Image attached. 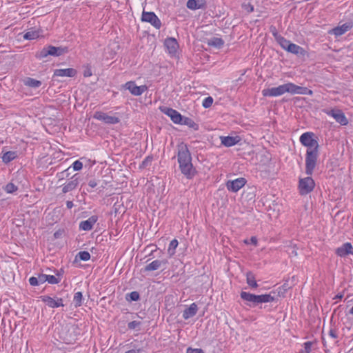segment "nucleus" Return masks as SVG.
<instances>
[{"mask_svg":"<svg viewBox=\"0 0 353 353\" xmlns=\"http://www.w3.org/2000/svg\"><path fill=\"white\" fill-rule=\"evenodd\" d=\"M300 143L307 148L305 154V173L312 175L319 157V145L315 134L311 132L303 133L299 138Z\"/></svg>","mask_w":353,"mask_h":353,"instance_id":"1","label":"nucleus"},{"mask_svg":"<svg viewBox=\"0 0 353 353\" xmlns=\"http://www.w3.org/2000/svg\"><path fill=\"white\" fill-rule=\"evenodd\" d=\"M177 161L181 172L188 179H192L197 171L192 163V156L188 147L184 143H181L177 145Z\"/></svg>","mask_w":353,"mask_h":353,"instance_id":"2","label":"nucleus"},{"mask_svg":"<svg viewBox=\"0 0 353 353\" xmlns=\"http://www.w3.org/2000/svg\"><path fill=\"white\" fill-rule=\"evenodd\" d=\"M290 93L291 94H305L312 96L313 91L306 87L297 85L293 83L289 82L278 87L271 88H265L262 90L263 97H276L281 96L285 93Z\"/></svg>","mask_w":353,"mask_h":353,"instance_id":"3","label":"nucleus"},{"mask_svg":"<svg viewBox=\"0 0 353 353\" xmlns=\"http://www.w3.org/2000/svg\"><path fill=\"white\" fill-rule=\"evenodd\" d=\"M68 52V47L47 46L36 53V58L43 59L48 56L59 57Z\"/></svg>","mask_w":353,"mask_h":353,"instance_id":"4","label":"nucleus"},{"mask_svg":"<svg viewBox=\"0 0 353 353\" xmlns=\"http://www.w3.org/2000/svg\"><path fill=\"white\" fill-rule=\"evenodd\" d=\"M57 334L60 340L66 344H72L76 341V334H74V328L72 326L61 325L57 327Z\"/></svg>","mask_w":353,"mask_h":353,"instance_id":"5","label":"nucleus"},{"mask_svg":"<svg viewBox=\"0 0 353 353\" xmlns=\"http://www.w3.org/2000/svg\"><path fill=\"white\" fill-rule=\"evenodd\" d=\"M310 176L299 179L298 188L301 195L308 194L313 191L315 187V182Z\"/></svg>","mask_w":353,"mask_h":353,"instance_id":"6","label":"nucleus"},{"mask_svg":"<svg viewBox=\"0 0 353 353\" xmlns=\"http://www.w3.org/2000/svg\"><path fill=\"white\" fill-rule=\"evenodd\" d=\"M323 112H325L327 115L333 117L335 121L341 125H347L348 124V120L347 117L343 111L340 109H325L323 110Z\"/></svg>","mask_w":353,"mask_h":353,"instance_id":"7","label":"nucleus"},{"mask_svg":"<svg viewBox=\"0 0 353 353\" xmlns=\"http://www.w3.org/2000/svg\"><path fill=\"white\" fill-rule=\"evenodd\" d=\"M93 118L101 121L105 124H117L120 122V119L119 117L116 116H110L108 114L101 112V111H97L94 112L93 115Z\"/></svg>","mask_w":353,"mask_h":353,"instance_id":"8","label":"nucleus"},{"mask_svg":"<svg viewBox=\"0 0 353 353\" xmlns=\"http://www.w3.org/2000/svg\"><path fill=\"white\" fill-rule=\"evenodd\" d=\"M141 21L150 23L154 28L159 29L161 26V22L156 14L153 12L143 11L141 16Z\"/></svg>","mask_w":353,"mask_h":353,"instance_id":"9","label":"nucleus"},{"mask_svg":"<svg viewBox=\"0 0 353 353\" xmlns=\"http://www.w3.org/2000/svg\"><path fill=\"white\" fill-rule=\"evenodd\" d=\"M246 179L243 177H240L234 180H229L225 183L226 188L228 191L232 192H237L246 184Z\"/></svg>","mask_w":353,"mask_h":353,"instance_id":"10","label":"nucleus"},{"mask_svg":"<svg viewBox=\"0 0 353 353\" xmlns=\"http://www.w3.org/2000/svg\"><path fill=\"white\" fill-rule=\"evenodd\" d=\"M40 300L45 303L49 307L57 308L64 306L62 298L52 297L48 295H43L39 297Z\"/></svg>","mask_w":353,"mask_h":353,"instance_id":"11","label":"nucleus"},{"mask_svg":"<svg viewBox=\"0 0 353 353\" xmlns=\"http://www.w3.org/2000/svg\"><path fill=\"white\" fill-rule=\"evenodd\" d=\"M162 112L168 116L172 121L176 124H181L183 121V116L178 111L171 108L163 107L161 108Z\"/></svg>","mask_w":353,"mask_h":353,"instance_id":"12","label":"nucleus"},{"mask_svg":"<svg viewBox=\"0 0 353 353\" xmlns=\"http://www.w3.org/2000/svg\"><path fill=\"white\" fill-rule=\"evenodd\" d=\"M124 88L134 96H140L148 89L146 85L137 86L134 81L125 83Z\"/></svg>","mask_w":353,"mask_h":353,"instance_id":"13","label":"nucleus"},{"mask_svg":"<svg viewBox=\"0 0 353 353\" xmlns=\"http://www.w3.org/2000/svg\"><path fill=\"white\" fill-rule=\"evenodd\" d=\"M353 28V22L350 21L341 26H338L332 28L330 33L334 34L335 37H340Z\"/></svg>","mask_w":353,"mask_h":353,"instance_id":"14","label":"nucleus"},{"mask_svg":"<svg viewBox=\"0 0 353 353\" xmlns=\"http://www.w3.org/2000/svg\"><path fill=\"white\" fill-rule=\"evenodd\" d=\"M168 263L167 259L159 260L156 259L147 265L143 270L144 272L155 271L163 267V270L165 269V265Z\"/></svg>","mask_w":353,"mask_h":353,"instance_id":"15","label":"nucleus"},{"mask_svg":"<svg viewBox=\"0 0 353 353\" xmlns=\"http://www.w3.org/2000/svg\"><path fill=\"white\" fill-rule=\"evenodd\" d=\"M79 176L78 174H74L70 179V181H67L64 184L62 185V192L65 194L68 192L72 191L74 190L79 184Z\"/></svg>","mask_w":353,"mask_h":353,"instance_id":"16","label":"nucleus"},{"mask_svg":"<svg viewBox=\"0 0 353 353\" xmlns=\"http://www.w3.org/2000/svg\"><path fill=\"white\" fill-rule=\"evenodd\" d=\"M98 221L97 215H92L87 220L82 221L79 223V229L83 231H90L93 228V225Z\"/></svg>","mask_w":353,"mask_h":353,"instance_id":"17","label":"nucleus"},{"mask_svg":"<svg viewBox=\"0 0 353 353\" xmlns=\"http://www.w3.org/2000/svg\"><path fill=\"white\" fill-rule=\"evenodd\" d=\"M336 254L340 257H344L348 254H353V247L350 243H345L342 246L336 250Z\"/></svg>","mask_w":353,"mask_h":353,"instance_id":"18","label":"nucleus"},{"mask_svg":"<svg viewBox=\"0 0 353 353\" xmlns=\"http://www.w3.org/2000/svg\"><path fill=\"white\" fill-rule=\"evenodd\" d=\"M241 298L248 302L247 305L249 306L257 305V295L251 294L250 292H241L240 294Z\"/></svg>","mask_w":353,"mask_h":353,"instance_id":"19","label":"nucleus"},{"mask_svg":"<svg viewBox=\"0 0 353 353\" xmlns=\"http://www.w3.org/2000/svg\"><path fill=\"white\" fill-rule=\"evenodd\" d=\"M77 73V70L74 68L56 69L54 71V76L74 77L76 76Z\"/></svg>","mask_w":353,"mask_h":353,"instance_id":"20","label":"nucleus"},{"mask_svg":"<svg viewBox=\"0 0 353 353\" xmlns=\"http://www.w3.org/2000/svg\"><path fill=\"white\" fill-rule=\"evenodd\" d=\"M221 144L225 147H232L237 144L241 139L239 136L230 137V136H221L220 137Z\"/></svg>","mask_w":353,"mask_h":353,"instance_id":"21","label":"nucleus"},{"mask_svg":"<svg viewBox=\"0 0 353 353\" xmlns=\"http://www.w3.org/2000/svg\"><path fill=\"white\" fill-rule=\"evenodd\" d=\"M170 54H175L179 48V44L176 39L172 37L167 38L164 42Z\"/></svg>","mask_w":353,"mask_h":353,"instance_id":"22","label":"nucleus"},{"mask_svg":"<svg viewBox=\"0 0 353 353\" xmlns=\"http://www.w3.org/2000/svg\"><path fill=\"white\" fill-rule=\"evenodd\" d=\"M124 348L126 349L125 353H142L143 352V349L140 347L137 341L125 344Z\"/></svg>","mask_w":353,"mask_h":353,"instance_id":"23","label":"nucleus"},{"mask_svg":"<svg viewBox=\"0 0 353 353\" xmlns=\"http://www.w3.org/2000/svg\"><path fill=\"white\" fill-rule=\"evenodd\" d=\"M187 8L192 10L204 8L206 6L205 0H188L187 1Z\"/></svg>","mask_w":353,"mask_h":353,"instance_id":"24","label":"nucleus"},{"mask_svg":"<svg viewBox=\"0 0 353 353\" xmlns=\"http://www.w3.org/2000/svg\"><path fill=\"white\" fill-rule=\"evenodd\" d=\"M287 52L292 53L293 54L297 56H303L305 54V50L300 46L296 45L293 43H290V44L288 45Z\"/></svg>","mask_w":353,"mask_h":353,"instance_id":"25","label":"nucleus"},{"mask_svg":"<svg viewBox=\"0 0 353 353\" xmlns=\"http://www.w3.org/2000/svg\"><path fill=\"white\" fill-rule=\"evenodd\" d=\"M198 310L197 305L195 303H192L188 308L183 312V318L185 320L196 315Z\"/></svg>","mask_w":353,"mask_h":353,"instance_id":"26","label":"nucleus"},{"mask_svg":"<svg viewBox=\"0 0 353 353\" xmlns=\"http://www.w3.org/2000/svg\"><path fill=\"white\" fill-rule=\"evenodd\" d=\"M46 274H38L37 276H32L29 279L28 281L30 285L37 286L46 282Z\"/></svg>","mask_w":353,"mask_h":353,"instance_id":"27","label":"nucleus"},{"mask_svg":"<svg viewBox=\"0 0 353 353\" xmlns=\"http://www.w3.org/2000/svg\"><path fill=\"white\" fill-rule=\"evenodd\" d=\"M43 31L41 29H30L23 35V39L26 40H33L41 36Z\"/></svg>","mask_w":353,"mask_h":353,"instance_id":"28","label":"nucleus"},{"mask_svg":"<svg viewBox=\"0 0 353 353\" xmlns=\"http://www.w3.org/2000/svg\"><path fill=\"white\" fill-rule=\"evenodd\" d=\"M23 83L26 86L37 88L40 87L42 84L41 81L37 80L31 77H27L23 80Z\"/></svg>","mask_w":353,"mask_h":353,"instance_id":"29","label":"nucleus"},{"mask_svg":"<svg viewBox=\"0 0 353 353\" xmlns=\"http://www.w3.org/2000/svg\"><path fill=\"white\" fill-rule=\"evenodd\" d=\"M276 300L274 296H272L271 293L257 295V304L263 303L273 302Z\"/></svg>","mask_w":353,"mask_h":353,"instance_id":"30","label":"nucleus"},{"mask_svg":"<svg viewBox=\"0 0 353 353\" xmlns=\"http://www.w3.org/2000/svg\"><path fill=\"white\" fill-rule=\"evenodd\" d=\"M207 43L210 46H213L220 49L223 46L224 41L219 37H212L210 39H208Z\"/></svg>","mask_w":353,"mask_h":353,"instance_id":"31","label":"nucleus"},{"mask_svg":"<svg viewBox=\"0 0 353 353\" xmlns=\"http://www.w3.org/2000/svg\"><path fill=\"white\" fill-rule=\"evenodd\" d=\"M246 282L248 285L252 288L256 289L258 287L255 276L250 271L246 273Z\"/></svg>","mask_w":353,"mask_h":353,"instance_id":"32","label":"nucleus"},{"mask_svg":"<svg viewBox=\"0 0 353 353\" xmlns=\"http://www.w3.org/2000/svg\"><path fill=\"white\" fill-rule=\"evenodd\" d=\"M181 125H185L194 130H198L199 129V125L198 123L194 122L191 118L186 117H183V121L181 122Z\"/></svg>","mask_w":353,"mask_h":353,"instance_id":"33","label":"nucleus"},{"mask_svg":"<svg viewBox=\"0 0 353 353\" xmlns=\"http://www.w3.org/2000/svg\"><path fill=\"white\" fill-rule=\"evenodd\" d=\"M46 282L50 284H57L61 280V274L59 271H57L56 276L46 274Z\"/></svg>","mask_w":353,"mask_h":353,"instance_id":"34","label":"nucleus"},{"mask_svg":"<svg viewBox=\"0 0 353 353\" xmlns=\"http://www.w3.org/2000/svg\"><path fill=\"white\" fill-rule=\"evenodd\" d=\"M17 152L14 151H8L5 152L2 156V161L5 163H8L17 158Z\"/></svg>","mask_w":353,"mask_h":353,"instance_id":"35","label":"nucleus"},{"mask_svg":"<svg viewBox=\"0 0 353 353\" xmlns=\"http://www.w3.org/2000/svg\"><path fill=\"white\" fill-rule=\"evenodd\" d=\"M276 41L278 44L285 50H288V45L290 44L291 41L285 39L284 37L277 36Z\"/></svg>","mask_w":353,"mask_h":353,"instance_id":"36","label":"nucleus"},{"mask_svg":"<svg viewBox=\"0 0 353 353\" xmlns=\"http://www.w3.org/2000/svg\"><path fill=\"white\" fill-rule=\"evenodd\" d=\"M179 245V242L176 239H173L170 241L168 249V254L171 257L175 254V250Z\"/></svg>","mask_w":353,"mask_h":353,"instance_id":"37","label":"nucleus"},{"mask_svg":"<svg viewBox=\"0 0 353 353\" xmlns=\"http://www.w3.org/2000/svg\"><path fill=\"white\" fill-rule=\"evenodd\" d=\"M83 294L81 292H77L74 295L73 301L75 307H80L82 305Z\"/></svg>","mask_w":353,"mask_h":353,"instance_id":"38","label":"nucleus"},{"mask_svg":"<svg viewBox=\"0 0 353 353\" xmlns=\"http://www.w3.org/2000/svg\"><path fill=\"white\" fill-rule=\"evenodd\" d=\"M153 161V157L152 156H148L146 157L143 161L141 162V163L139 165L140 169H145L147 167L150 166Z\"/></svg>","mask_w":353,"mask_h":353,"instance_id":"39","label":"nucleus"},{"mask_svg":"<svg viewBox=\"0 0 353 353\" xmlns=\"http://www.w3.org/2000/svg\"><path fill=\"white\" fill-rule=\"evenodd\" d=\"M127 300H130L131 301H137L140 299V295L139 293L137 291H133L127 295Z\"/></svg>","mask_w":353,"mask_h":353,"instance_id":"40","label":"nucleus"},{"mask_svg":"<svg viewBox=\"0 0 353 353\" xmlns=\"http://www.w3.org/2000/svg\"><path fill=\"white\" fill-rule=\"evenodd\" d=\"M17 189H18L17 186L15 185L12 183H8V184H6V185L4 188V190L7 193H10V194L14 193V192H16L17 190Z\"/></svg>","mask_w":353,"mask_h":353,"instance_id":"41","label":"nucleus"},{"mask_svg":"<svg viewBox=\"0 0 353 353\" xmlns=\"http://www.w3.org/2000/svg\"><path fill=\"white\" fill-rule=\"evenodd\" d=\"M77 256H79L80 260L83 261H87L90 259V254L87 251L79 252Z\"/></svg>","mask_w":353,"mask_h":353,"instance_id":"42","label":"nucleus"},{"mask_svg":"<svg viewBox=\"0 0 353 353\" xmlns=\"http://www.w3.org/2000/svg\"><path fill=\"white\" fill-rule=\"evenodd\" d=\"M312 344L313 343L312 341H307L304 343V350L301 351L300 353H311Z\"/></svg>","mask_w":353,"mask_h":353,"instance_id":"43","label":"nucleus"},{"mask_svg":"<svg viewBox=\"0 0 353 353\" xmlns=\"http://www.w3.org/2000/svg\"><path fill=\"white\" fill-rule=\"evenodd\" d=\"M212 103H213L212 97H206V98H205L203 99V103H202V105L205 108H210L212 105Z\"/></svg>","mask_w":353,"mask_h":353,"instance_id":"44","label":"nucleus"},{"mask_svg":"<svg viewBox=\"0 0 353 353\" xmlns=\"http://www.w3.org/2000/svg\"><path fill=\"white\" fill-rule=\"evenodd\" d=\"M71 167L74 170L79 171L82 169L83 163L79 160H77L72 164Z\"/></svg>","mask_w":353,"mask_h":353,"instance_id":"45","label":"nucleus"},{"mask_svg":"<svg viewBox=\"0 0 353 353\" xmlns=\"http://www.w3.org/2000/svg\"><path fill=\"white\" fill-rule=\"evenodd\" d=\"M141 325V322L138 321H132L128 324V327L130 330H134Z\"/></svg>","mask_w":353,"mask_h":353,"instance_id":"46","label":"nucleus"},{"mask_svg":"<svg viewBox=\"0 0 353 353\" xmlns=\"http://www.w3.org/2000/svg\"><path fill=\"white\" fill-rule=\"evenodd\" d=\"M186 353H205L201 348H192L189 347L186 350Z\"/></svg>","mask_w":353,"mask_h":353,"instance_id":"47","label":"nucleus"},{"mask_svg":"<svg viewBox=\"0 0 353 353\" xmlns=\"http://www.w3.org/2000/svg\"><path fill=\"white\" fill-rule=\"evenodd\" d=\"M287 288H288V286L286 284H284L281 287L279 288V292H278L279 295L284 296V294L285 293Z\"/></svg>","mask_w":353,"mask_h":353,"instance_id":"48","label":"nucleus"},{"mask_svg":"<svg viewBox=\"0 0 353 353\" xmlns=\"http://www.w3.org/2000/svg\"><path fill=\"white\" fill-rule=\"evenodd\" d=\"M329 336H331L333 339L338 338V334L336 333V330L334 329H330L329 331Z\"/></svg>","mask_w":353,"mask_h":353,"instance_id":"49","label":"nucleus"},{"mask_svg":"<svg viewBox=\"0 0 353 353\" xmlns=\"http://www.w3.org/2000/svg\"><path fill=\"white\" fill-rule=\"evenodd\" d=\"M270 29H271V32H272L273 37H274L275 40H276L277 36H281L280 34H279V32H277L275 27L272 26Z\"/></svg>","mask_w":353,"mask_h":353,"instance_id":"50","label":"nucleus"},{"mask_svg":"<svg viewBox=\"0 0 353 353\" xmlns=\"http://www.w3.org/2000/svg\"><path fill=\"white\" fill-rule=\"evenodd\" d=\"M97 185L98 182L96 179H91L88 182V185L92 188L97 187Z\"/></svg>","mask_w":353,"mask_h":353,"instance_id":"51","label":"nucleus"},{"mask_svg":"<svg viewBox=\"0 0 353 353\" xmlns=\"http://www.w3.org/2000/svg\"><path fill=\"white\" fill-rule=\"evenodd\" d=\"M250 241V244H252L254 245V246H256L257 245V243H258V239L256 236H252L250 238V239H249Z\"/></svg>","mask_w":353,"mask_h":353,"instance_id":"52","label":"nucleus"},{"mask_svg":"<svg viewBox=\"0 0 353 353\" xmlns=\"http://www.w3.org/2000/svg\"><path fill=\"white\" fill-rule=\"evenodd\" d=\"M69 169H70V168L59 174L60 179H63L65 176L66 177H68L69 176V173L68 172Z\"/></svg>","mask_w":353,"mask_h":353,"instance_id":"53","label":"nucleus"},{"mask_svg":"<svg viewBox=\"0 0 353 353\" xmlns=\"http://www.w3.org/2000/svg\"><path fill=\"white\" fill-rule=\"evenodd\" d=\"M92 72H91V70L90 68H88L87 70H85L83 72V76L85 77H90L92 75Z\"/></svg>","mask_w":353,"mask_h":353,"instance_id":"54","label":"nucleus"},{"mask_svg":"<svg viewBox=\"0 0 353 353\" xmlns=\"http://www.w3.org/2000/svg\"><path fill=\"white\" fill-rule=\"evenodd\" d=\"M66 206L68 209H71L74 206L73 202L72 201H66Z\"/></svg>","mask_w":353,"mask_h":353,"instance_id":"55","label":"nucleus"},{"mask_svg":"<svg viewBox=\"0 0 353 353\" xmlns=\"http://www.w3.org/2000/svg\"><path fill=\"white\" fill-rule=\"evenodd\" d=\"M248 11L250 12H252L254 11V6L251 4H248Z\"/></svg>","mask_w":353,"mask_h":353,"instance_id":"56","label":"nucleus"},{"mask_svg":"<svg viewBox=\"0 0 353 353\" xmlns=\"http://www.w3.org/2000/svg\"><path fill=\"white\" fill-rule=\"evenodd\" d=\"M343 297V295L342 294H338L335 296L334 299H341Z\"/></svg>","mask_w":353,"mask_h":353,"instance_id":"57","label":"nucleus"},{"mask_svg":"<svg viewBox=\"0 0 353 353\" xmlns=\"http://www.w3.org/2000/svg\"><path fill=\"white\" fill-rule=\"evenodd\" d=\"M243 243H244L245 244L248 245V244H250V241H249V239H245V240L243 241Z\"/></svg>","mask_w":353,"mask_h":353,"instance_id":"58","label":"nucleus"},{"mask_svg":"<svg viewBox=\"0 0 353 353\" xmlns=\"http://www.w3.org/2000/svg\"><path fill=\"white\" fill-rule=\"evenodd\" d=\"M322 341H323V346H324V347H325V346H326V342H325V339H324V338H323V337H322Z\"/></svg>","mask_w":353,"mask_h":353,"instance_id":"59","label":"nucleus"},{"mask_svg":"<svg viewBox=\"0 0 353 353\" xmlns=\"http://www.w3.org/2000/svg\"><path fill=\"white\" fill-rule=\"evenodd\" d=\"M349 313L352 315H353V306L352 307V308L349 311Z\"/></svg>","mask_w":353,"mask_h":353,"instance_id":"60","label":"nucleus"},{"mask_svg":"<svg viewBox=\"0 0 353 353\" xmlns=\"http://www.w3.org/2000/svg\"><path fill=\"white\" fill-rule=\"evenodd\" d=\"M58 236H59V234H58L57 232H55V233H54V236H55L56 238H57V237H58Z\"/></svg>","mask_w":353,"mask_h":353,"instance_id":"61","label":"nucleus"}]
</instances>
